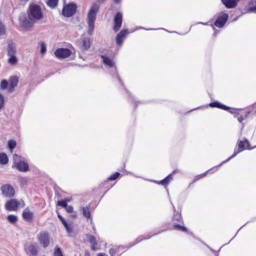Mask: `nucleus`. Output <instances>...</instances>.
<instances>
[{
    "mask_svg": "<svg viewBox=\"0 0 256 256\" xmlns=\"http://www.w3.org/2000/svg\"><path fill=\"white\" fill-rule=\"evenodd\" d=\"M228 14L223 12L218 14L214 25L218 28H222L228 20Z\"/></svg>",
    "mask_w": 256,
    "mask_h": 256,
    "instance_id": "obj_7",
    "label": "nucleus"
},
{
    "mask_svg": "<svg viewBox=\"0 0 256 256\" xmlns=\"http://www.w3.org/2000/svg\"><path fill=\"white\" fill-rule=\"evenodd\" d=\"M8 147H9L10 149L11 150H13L14 148L16 146V141L14 140H8Z\"/></svg>",
    "mask_w": 256,
    "mask_h": 256,
    "instance_id": "obj_31",
    "label": "nucleus"
},
{
    "mask_svg": "<svg viewBox=\"0 0 256 256\" xmlns=\"http://www.w3.org/2000/svg\"><path fill=\"white\" fill-rule=\"evenodd\" d=\"M27 13L28 18L24 16H20L19 18V20L22 26L25 28L32 27L35 22L42 20L43 17L41 8L38 4H30Z\"/></svg>",
    "mask_w": 256,
    "mask_h": 256,
    "instance_id": "obj_1",
    "label": "nucleus"
},
{
    "mask_svg": "<svg viewBox=\"0 0 256 256\" xmlns=\"http://www.w3.org/2000/svg\"><path fill=\"white\" fill-rule=\"evenodd\" d=\"M248 12H256V6H254L250 7L248 10Z\"/></svg>",
    "mask_w": 256,
    "mask_h": 256,
    "instance_id": "obj_43",
    "label": "nucleus"
},
{
    "mask_svg": "<svg viewBox=\"0 0 256 256\" xmlns=\"http://www.w3.org/2000/svg\"><path fill=\"white\" fill-rule=\"evenodd\" d=\"M8 55H14L16 52V45L12 42H9L7 48Z\"/></svg>",
    "mask_w": 256,
    "mask_h": 256,
    "instance_id": "obj_18",
    "label": "nucleus"
},
{
    "mask_svg": "<svg viewBox=\"0 0 256 256\" xmlns=\"http://www.w3.org/2000/svg\"><path fill=\"white\" fill-rule=\"evenodd\" d=\"M58 0H48L46 4L51 8H54L58 4Z\"/></svg>",
    "mask_w": 256,
    "mask_h": 256,
    "instance_id": "obj_30",
    "label": "nucleus"
},
{
    "mask_svg": "<svg viewBox=\"0 0 256 256\" xmlns=\"http://www.w3.org/2000/svg\"><path fill=\"white\" fill-rule=\"evenodd\" d=\"M97 256H106L105 254H99Z\"/></svg>",
    "mask_w": 256,
    "mask_h": 256,
    "instance_id": "obj_48",
    "label": "nucleus"
},
{
    "mask_svg": "<svg viewBox=\"0 0 256 256\" xmlns=\"http://www.w3.org/2000/svg\"><path fill=\"white\" fill-rule=\"evenodd\" d=\"M38 239L40 244L44 248H46L49 245L50 238L48 232H41L38 236Z\"/></svg>",
    "mask_w": 256,
    "mask_h": 256,
    "instance_id": "obj_9",
    "label": "nucleus"
},
{
    "mask_svg": "<svg viewBox=\"0 0 256 256\" xmlns=\"http://www.w3.org/2000/svg\"><path fill=\"white\" fill-rule=\"evenodd\" d=\"M100 9V6L94 2L92 4L87 15V22L88 24V33L92 34L94 29V24L96 20V16Z\"/></svg>",
    "mask_w": 256,
    "mask_h": 256,
    "instance_id": "obj_2",
    "label": "nucleus"
},
{
    "mask_svg": "<svg viewBox=\"0 0 256 256\" xmlns=\"http://www.w3.org/2000/svg\"><path fill=\"white\" fill-rule=\"evenodd\" d=\"M58 205L61 206L63 208H66L68 204L66 200H61L58 202Z\"/></svg>",
    "mask_w": 256,
    "mask_h": 256,
    "instance_id": "obj_37",
    "label": "nucleus"
},
{
    "mask_svg": "<svg viewBox=\"0 0 256 256\" xmlns=\"http://www.w3.org/2000/svg\"><path fill=\"white\" fill-rule=\"evenodd\" d=\"M99 2H102L104 0H98Z\"/></svg>",
    "mask_w": 256,
    "mask_h": 256,
    "instance_id": "obj_52",
    "label": "nucleus"
},
{
    "mask_svg": "<svg viewBox=\"0 0 256 256\" xmlns=\"http://www.w3.org/2000/svg\"><path fill=\"white\" fill-rule=\"evenodd\" d=\"M22 216L23 218L27 221H30L33 218V212H30L28 208H25L22 212Z\"/></svg>",
    "mask_w": 256,
    "mask_h": 256,
    "instance_id": "obj_17",
    "label": "nucleus"
},
{
    "mask_svg": "<svg viewBox=\"0 0 256 256\" xmlns=\"http://www.w3.org/2000/svg\"><path fill=\"white\" fill-rule=\"evenodd\" d=\"M70 216H71L72 217V218H76V214H72Z\"/></svg>",
    "mask_w": 256,
    "mask_h": 256,
    "instance_id": "obj_47",
    "label": "nucleus"
},
{
    "mask_svg": "<svg viewBox=\"0 0 256 256\" xmlns=\"http://www.w3.org/2000/svg\"><path fill=\"white\" fill-rule=\"evenodd\" d=\"M7 220L10 224H14L18 221V217L16 215L10 214L7 216Z\"/></svg>",
    "mask_w": 256,
    "mask_h": 256,
    "instance_id": "obj_28",
    "label": "nucleus"
},
{
    "mask_svg": "<svg viewBox=\"0 0 256 256\" xmlns=\"http://www.w3.org/2000/svg\"><path fill=\"white\" fill-rule=\"evenodd\" d=\"M222 4L226 8H233L236 7V2L233 0H221Z\"/></svg>",
    "mask_w": 256,
    "mask_h": 256,
    "instance_id": "obj_20",
    "label": "nucleus"
},
{
    "mask_svg": "<svg viewBox=\"0 0 256 256\" xmlns=\"http://www.w3.org/2000/svg\"><path fill=\"white\" fill-rule=\"evenodd\" d=\"M9 56V58L8 60V62L12 64V65H14L16 64L18 62V58L16 56V55H10L8 56Z\"/></svg>",
    "mask_w": 256,
    "mask_h": 256,
    "instance_id": "obj_27",
    "label": "nucleus"
},
{
    "mask_svg": "<svg viewBox=\"0 0 256 256\" xmlns=\"http://www.w3.org/2000/svg\"><path fill=\"white\" fill-rule=\"evenodd\" d=\"M58 219L61 221L62 224L64 225L65 229L66 230V232L70 234L72 232V230L70 228V227L68 225L66 222L64 218L60 214H58Z\"/></svg>",
    "mask_w": 256,
    "mask_h": 256,
    "instance_id": "obj_21",
    "label": "nucleus"
},
{
    "mask_svg": "<svg viewBox=\"0 0 256 256\" xmlns=\"http://www.w3.org/2000/svg\"><path fill=\"white\" fill-rule=\"evenodd\" d=\"M6 33V28L3 24L0 22V36L4 35Z\"/></svg>",
    "mask_w": 256,
    "mask_h": 256,
    "instance_id": "obj_33",
    "label": "nucleus"
},
{
    "mask_svg": "<svg viewBox=\"0 0 256 256\" xmlns=\"http://www.w3.org/2000/svg\"><path fill=\"white\" fill-rule=\"evenodd\" d=\"M65 208L68 212H73V207L72 206H67Z\"/></svg>",
    "mask_w": 256,
    "mask_h": 256,
    "instance_id": "obj_40",
    "label": "nucleus"
},
{
    "mask_svg": "<svg viewBox=\"0 0 256 256\" xmlns=\"http://www.w3.org/2000/svg\"><path fill=\"white\" fill-rule=\"evenodd\" d=\"M14 158L18 157V154H15L14 155Z\"/></svg>",
    "mask_w": 256,
    "mask_h": 256,
    "instance_id": "obj_50",
    "label": "nucleus"
},
{
    "mask_svg": "<svg viewBox=\"0 0 256 256\" xmlns=\"http://www.w3.org/2000/svg\"><path fill=\"white\" fill-rule=\"evenodd\" d=\"M246 117L247 115H246L244 118L242 116H240L238 118V120L240 122L242 123V120Z\"/></svg>",
    "mask_w": 256,
    "mask_h": 256,
    "instance_id": "obj_44",
    "label": "nucleus"
},
{
    "mask_svg": "<svg viewBox=\"0 0 256 256\" xmlns=\"http://www.w3.org/2000/svg\"><path fill=\"white\" fill-rule=\"evenodd\" d=\"M22 4H25L28 2V0H20Z\"/></svg>",
    "mask_w": 256,
    "mask_h": 256,
    "instance_id": "obj_45",
    "label": "nucleus"
},
{
    "mask_svg": "<svg viewBox=\"0 0 256 256\" xmlns=\"http://www.w3.org/2000/svg\"><path fill=\"white\" fill-rule=\"evenodd\" d=\"M174 226L175 228L180 230L182 232H187V228L183 226H181L180 224H174Z\"/></svg>",
    "mask_w": 256,
    "mask_h": 256,
    "instance_id": "obj_32",
    "label": "nucleus"
},
{
    "mask_svg": "<svg viewBox=\"0 0 256 256\" xmlns=\"http://www.w3.org/2000/svg\"><path fill=\"white\" fill-rule=\"evenodd\" d=\"M8 86V82L6 80H2L0 83V88L2 90L6 89Z\"/></svg>",
    "mask_w": 256,
    "mask_h": 256,
    "instance_id": "obj_36",
    "label": "nucleus"
},
{
    "mask_svg": "<svg viewBox=\"0 0 256 256\" xmlns=\"http://www.w3.org/2000/svg\"><path fill=\"white\" fill-rule=\"evenodd\" d=\"M18 182L22 186H24L27 185L28 180L26 177L20 176L18 178Z\"/></svg>",
    "mask_w": 256,
    "mask_h": 256,
    "instance_id": "obj_29",
    "label": "nucleus"
},
{
    "mask_svg": "<svg viewBox=\"0 0 256 256\" xmlns=\"http://www.w3.org/2000/svg\"><path fill=\"white\" fill-rule=\"evenodd\" d=\"M54 256H63L61 250L60 248H56L54 250Z\"/></svg>",
    "mask_w": 256,
    "mask_h": 256,
    "instance_id": "obj_35",
    "label": "nucleus"
},
{
    "mask_svg": "<svg viewBox=\"0 0 256 256\" xmlns=\"http://www.w3.org/2000/svg\"><path fill=\"white\" fill-rule=\"evenodd\" d=\"M21 204H22V206H24V203L23 200L18 202L16 199H11L6 202L5 208L8 211L16 210Z\"/></svg>",
    "mask_w": 256,
    "mask_h": 256,
    "instance_id": "obj_4",
    "label": "nucleus"
},
{
    "mask_svg": "<svg viewBox=\"0 0 256 256\" xmlns=\"http://www.w3.org/2000/svg\"><path fill=\"white\" fill-rule=\"evenodd\" d=\"M40 53L42 54H45L46 50V45L44 42H41L40 44Z\"/></svg>",
    "mask_w": 256,
    "mask_h": 256,
    "instance_id": "obj_34",
    "label": "nucleus"
},
{
    "mask_svg": "<svg viewBox=\"0 0 256 256\" xmlns=\"http://www.w3.org/2000/svg\"><path fill=\"white\" fill-rule=\"evenodd\" d=\"M114 2L116 4H118L120 2V0H114Z\"/></svg>",
    "mask_w": 256,
    "mask_h": 256,
    "instance_id": "obj_49",
    "label": "nucleus"
},
{
    "mask_svg": "<svg viewBox=\"0 0 256 256\" xmlns=\"http://www.w3.org/2000/svg\"><path fill=\"white\" fill-rule=\"evenodd\" d=\"M245 148L248 150L252 148H250V144L247 139H244V141L238 140V148H236L234 149V154L226 160L223 161L219 166L229 161L231 158L234 157L239 152L244 150Z\"/></svg>",
    "mask_w": 256,
    "mask_h": 256,
    "instance_id": "obj_3",
    "label": "nucleus"
},
{
    "mask_svg": "<svg viewBox=\"0 0 256 256\" xmlns=\"http://www.w3.org/2000/svg\"><path fill=\"white\" fill-rule=\"evenodd\" d=\"M8 162V158L7 155L4 153L0 154V164H6Z\"/></svg>",
    "mask_w": 256,
    "mask_h": 256,
    "instance_id": "obj_26",
    "label": "nucleus"
},
{
    "mask_svg": "<svg viewBox=\"0 0 256 256\" xmlns=\"http://www.w3.org/2000/svg\"><path fill=\"white\" fill-rule=\"evenodd\" d=\"M174 220L180 222L181 220V216L179 214L176 215L174 217Z\"/></svg>",
    "mask_w": 256,
    "mask_h": 256,
    "instance_id": "obj_42",
    "label": "nucleus"
},
{
    "mask_svg": "<svg viewBox=\"0 0 256 256\" xmlns=\"http://www.w3.org/2000/svg\"><path fill=\"white\" fill-rule=\"evenodd\" d=\"M222 4L226 8H233L236 7V2L233 0H221Z\"/></svg>",
    "mask_w": 256,
    "mask_h": 256,
    "instance_id": "obj_19",
    "label": "nucleus"
},
{
    "mask_svg": "<svg viewBox=\"0 0 256 256\" xmlns=\"http://www.w3.org/2000/svg\"><path fill=\"white\" fill-rule=\"evenodd\" d=\"M200 24H204V23H202V22H201Z\"/></svg>",
    "mask_w": 256,
    "mask_h": 256,
    "instance_id": "obj_54",
    "label": "nucleus"
},
{
    "mask_svg": "<svg viewBox=\"0 0 256 256\" xmlns=\"http://www.w3.org/2000/svg\"><path fill=\"white\" fill-rule=\"evenodd\" d=\"M80 48L82 50H88L90 46V40L88 38H84L80 44Z\"/></svg>",
    "mask_w": 256,
    "mask_h": 256,
    "instance_id": "obj_15",
    "label": "nucleus"
},
{
    "mask_svg": "<svg viewBox=\"0 0 256 256\" xmlns=\"http://www.w3.org/2000/svg\"><path fill=\"white\" fill-rule=\"evenodd\" d=\"M25 250L30 256H36L38 254V247L34 244H30L26 247Z\"/></svg>",
    "mask_w": 256,
    "mask_h": 256,
    "instance_id": "obj_14",
    "label": "nucleus"
},
{
    "mask_svg": "<svg viewBox=\"0 0 256 256\" xmlns=\"http://www.w3.org/2000/svg\"><path fill=\"white\" fill-rule=\"evenodd\" d=\"M236 110H236V109H233V110H232L230 111V112H231V113H232V114H236Z\"/></svg>",
    "mask_w": 256,
    "mask_h": 256,
    "instance_id": "obj_46",
    "label": "nucleus"
},
{
    "mask_svg": "<svg viewBox=\"0 0 256 256\" xmlns=\"http://www.w3.org/2000/svg\"><path fill=\"white\" fill-rule=\"evenodd\" d=\"M83 216L88 218H92L90 212L89 210V208L88 206L82 208Z\"/></svg>",
    "mask_w": 256,
    "mask_h": 256,
    "instance_id": "obj_25",
    "label": "nucleus"
},
{
    "mask_svg": "<svg viewBox=\"0 0 256 256\" xmlns=\"http://www.w3.org/2000/svg\"><path fill=\"white\" fill-rule=\"evenodd\" d=\"M2 194L6 198H12L14 195V190L10 184L2 185L0 188Z\"/></svg>",
    "mask_w": 256,
    "mask_h": 256,
    "instance_id": "obj_5",
    "label": "nucleus"
},
{
    "mask_svg": "<svg viewBox=\"0 0 256 256\" xmlns=\"http://www.w3.org/2000/svg\"><path fill=\"white\" fill-rule=\"evenodd\" d=\"M14 166L16 167V169L20 172H26L28 170V164L23 161H20L17 163H15Z\"/></svg>",
    "mask_w": 256,
    "mask_h": 256,
    "instance_id": "obj_16",
    "label": "nucleus"
},
{
    "mask_svg": "<svg viewBox=\"0 0 256 256\" xmlns=\"http://www.w3.org/2000/svg\"><path fill=\"white\" fill-rule=\"evenodd\" d=\"M88 241L92 244V249L94 250H96V246L97 245L95 237L93 236H88Z\"/></svg>",
    "mask_w": 256,
    "mask_h": 256,
    "instance_id": "obj_24",
    "label": "nucleus"
},
{
    "mask_svg": "<svg viewBox=\"0 0 256 256\" xmlns=\"http://www.w3.org/2000/svg\"><path fill=\"white\" fill-rule=\"evenodd\" d=\"M4 100L3 96L0 94V110L4 106Z\"/></svg>",
    "mask_w": 256,
    "mask_h": 256,
    "instance_id": "obj_39",
    "label": "nucleus"
},
{
    "mask_svg": "<svg viewBox=\"0 0 256 256\" xmlns=\"http://www.w3.org/2000/svg\"><path fill=\"white\" fill-rule=\"evenodd\" d=\"M102 58L103 62L107 66H108V67H110V68H114V71L116 72V75L118 80L120 82V84H122V82L121 80V79L120 78L119 76L117 74L116 70V66H114V62L112 60H111L110 58L106 56H102Z\"/></svg>",
    "mask_w": 256,
    "mask_h": 256,
    "instance_id": "obj_10",
    "label": "nucleus"
},
{
    "mask_svg": "<svg viewBox=\"0 0 256 256\" xmlns=\"http://www.w3.org/2000/svg\"><path fill=\"white\" fill-rule=\"evenodd\" d=\"M210 106L211 107H216V108H222L224 110H227L230 108L228 106H226L218 102H217L210 103Z\"/></svg>",
    "mask_w": 256,
    "mask_h": 256,
    "instance_id": "obj_22",
    "label": "nucleus"
},
{
    "mask_svg": "<svg viewBox=\"0 0 256 256\" xmlns=\"http://www.w3.org/2000/svg\"><path fill=\"white\" fill-rule=\"evenodd\" d=\"M72 52L68 48H58L54 52V54L56 58H65L70 56Z\"/></svg>",
    "mask_w": 256,
    "mask_h": 256,
    "instance_id": "obj_8",
    "label": "nucleus"
},
{
    "mask_svg": "<svg viewBox=\"0 0 256 256\" xmlns=\"http://www.w3.org/2000/svg\"><path fill=\"white\" fill-rule=\"evenodd\" d=\"M172 180V174H170L165 178L160 180L158 184H161L164 186H166L169 184L170 181Z\"/></svg>",
    "mask_w": 256,
    "mask_h": 256,
    "instance_id": "obj_23",
    "label": "nucleus"
},
{
    "mask_svg": "<svg viewBox=\"0 0 256 256\" xmlns=\"http://www.w3.org/2000/svg\"><path fill=\"white\" fill-rule=\"evenodd\" d=\"M120 174L119 172H116L114 174L110 176L108 178V180H115L118 178Z\"/></svg>",
    "mask_w": 256,
    "mask_h": 256,
    "instance_id": "obj_38",
    "label": "nucleus"
},
{
    "mask_svg": "<svg viewBox=\"0 0 256 256\" xmlns=\"http://www.w3.org/2000/svg\"><path fill=\"white\" fill-rule=\"evenodd\" d=\"M122 21V14L120 12H118L114 18V30L118 31L121 27Z\"/></svg>",
    "mask_w": 256,
    "mask_h": 256,
    "instance_id": "obj_11",
    "label": "nucleus"
},
{
    "mask_svg": "<svg viewBox=\"0 0 256 256\" xmlns=\"http://www.w3.org/2000/svg\"><path fill=\"white\" fill-rule=\"evenodd\" d=\"M76 6L74 4H70L64 6L62 10V14L66 17L72 16L76 12Z\"/></svg>",
    "mask_w": 256,
    "mask_h": 256,
    "instance_id": "obj_6",
    "label": "nucleus"
},
{
    "mask_svg": "<svg viewBox=\"0 0 256 256\" xmlns=\"http://www.w3.org/2000/svg\"><path fill=\"white\" fill-rule=\"evenodd\" d=\"M116 252V250L114 248H110L109 250V253L111 256H114Z\"/></svg>",
    "mask_w": 256,
    "mask_h": 256,
    "instance_id": "obj_41",
    "label": "nucleus"
},
{
    "mask_svg": "<svg viewBox=\"0 0 256 256\" xmlns=\"http://www.w3.org/2000/svg\"><path fill=\"white\" fill-rule=\"evenodd\" d=\"M176 172V170H174V171L173 172H172V173H173V174H174V173H175Z\"/></svg>",
    "mask_w": 256,
    "mask_h": 256,
    "instance_id": "obj_53",
    "label": "nucleus"
},
{
    "mask_svg": "<svg viewBox=\"0 0 256 256\" xmlns=\"http://www.w3.org/2000/svg\"><path fill=\"white\" fill-rule=\"evenodd\" d=\"M128 34V30H122L116 36V44L118 46H122L124 42V39Z\"/></svg>",
    "mask_w": 256,
    "mask_h": 256,
    "instance_id": "obj_12",
    "label": "nucleus"
},
{
    "mask_svg": "<svg viewBox=\"0 0 256 256\" xmlns=\"http://www.w3.org/2000/svg\"><path fill=\"white\" fill-rule=\"evenodd\" d=\"M204 176H205V174H203L202 175L200 178H202V177Z\"/></svg>",
    "mask_w": 256,
    "mask_h": 256,
    "instance_id": "obj_51",
    "label": "nucleus"
},
{
    "mask_svg": "<svg viewBox=\"0 0 256 256\" xmlns=\"http://www.w3.org/2000/svg\"><path fill=\"white\" fill-rule=\"evenodd\" d=\"M18 82V78L16 76H12L10 79V84L8 86V91L12 92L14 88L17 86Z\"/></svg>",
    "mask_w": 256,
    "mask_h": 256,
    "instance_id": "obj_13",
    "label": "nucleus"
}]
</instances>
